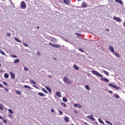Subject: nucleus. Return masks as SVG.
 Wrapping results in <instances>:
<instances>
[{"instance_id": "28", "label": "nucleus", "mask_w": 125, "mask_h": 125, "mask_svg": "<svg viewBox=\"0 0 125 125\" xmlns=\"http://www.w3.org/2000/svg\"><path fill=\"white\" fill-rule=\"evenodd\" d=\"M103 73H104V74L106 75V76H109V73L106 71L105 70H103Z\"/></svg>"}, {"instance_id": "3", "label": "nucleus", "mask_w": 125, "mask_h": 125, "mask_svg": "<svg viewBox=\"0 0 125 125\" xmlns=\"http://www.w3.org/2000/svg\"><path fill=\"white\" fill-rule=\"evenodd\" d=\"M21 7L22 8V9H25L26 6V3H25V1H21Z\"/></svg>"}, {"instance_id": "15", "label": "nucleus", "mask_w": 125, "mask_h": 125, "mask_svg": "<svg viewBox=\"0 0 125 125\" xmlns=\"http://www.w3.org/2000/svg\"><path fill=\"white\" fill-rule=\"evenodd\" d=\"M4 77L5 79H8V78L9 77V75L8 74V73H5V74L4 75Z\"/></svg>"}, {"instance_id": "9", "label": "nucleus", "mask_w": 125, "mask_h": 125, "mask_svg": "<svg viewBox=\"0 0 125 125\" xmlns=\"http://www.w3.org/2000/svg\"><path fill=\"white\" fill-rule=\"evenodd\" d=\"M87 4L85 2H83L82 4V7H86Z\"/></svg>"}, {"instance_id": "23", "label": "nucleus", "mask_w": 125, "mask_h": 125, "mask_svg": "<svg viewBox=\"0 0 125 125\" xmlns=\"http://www.w3.org/2000/svg\"><path fill=\"white\" fill-rule=\"evenodd\" d=\"M24 87H25V88H29V89H33L30 86H29L28 85H25L24 86Z\"/></svg>"}, {"instance_id": "47", "label": "nucleus", "mask_w": 125, "mask_h": 125, "mask_svg": "<svg viewBox=\"0 0 125 125\" xmlns=\"http://www.w3.org/2000/svg\"><path fill=\"white\" fill-rule=\"evenodd\" d=\"M51 112L52 113H54V109H51Z\"/></svg>"}, {"instance_id": "31", "label": "nucleus", "mask_w": 125, "mask_h": 125, "mask_svg": "<svg viewBox=\"0 0 125 125\" xmlns=\"http://www.w3.org/2000/svg\"><path fill=\"white\" fill-rule=\"evenodd\" d=\"M0 53H1V54H2V55H5V53L1 51V50L0 49Z\"/></svg>"}, {"instance_id": "54", "label": "nucleus", "mask_w": 125, "mask_h": 125, "mask_svg": "<svg viewBox=\"0 0 125 125\" xmlns=\"http://www.w3.org/2000/svg\"><path fill=\"white\" fill-rule=\"evenodd\" d=\"M0 120H3V117L0 116Z\"/></svg>"}, {"instance_id": "41", "label": "nucleus", "mask_w": 125, "mask_h": 125, "mask_svg": "<svg viewBox=\"0 0 125 125\" xmlns=\"http://www.w3.org/2000/svg\"><path fill=\"white\" fill-rule=\"evenodd\" d=\"M114 97H115L116 98H120V96L118 95H114Z\"/></svg>"}, {"instance_id": "8", "label": "nucleus", "mask_w": 125, "mask_h": 125, "mask_svg": "<svg viewBox=\"0 0 125 125\" xmlns=\"http://www.w3.org/2000/svg\"><path fill=\"white\" fill-rule=\"evenodd\" d=\"M9 74H10V75H11V78H12V79H15V74H14V73H13V72H10Z\"/></svg>"}, {"instance_id": "4", "label": "nucleus", "mask_w": 125, "mask_h": 125, "mask_svg": "<svg viewBox=\"0 0 125 125\" xmlns=\"http://www.w3.org/2000/svg\"><path fill=\"white\" fill-rule=\"evenodd\" d=\"M49 44L50 45H51V46H53V47H56V48H59V47H60V45L56 44H53L52 43L50 42L49 43Z\"/></svg>"}, {"instance_id": "63", "label": "nucleus", "mask_w": 125, "mask_h": 125, "mask_svg": "<svg viewBox=\"0 0 125 125\" xmlns=\"http://www.w3.org/2000/svg\"><path fill=\"white\" fill-rule=\"evenodd\" d=\"M106 31H109V29H106Z\"/></svg>"}, {"instance_id": "64", "label": "nucleus", "mask_w": 125, "mask_h": 125, "mask_svg": "<svg viewBox=\"0 0 125 125\" xmlns=\"http://www.w3.org/2000/svg\"><path fill=\"white\" fill-rule=\"evenodd\" d=\"M71 125H74V124H71Z\"/></svg>"}, {"instance_id": "11", "label": "nucleus", "mask_w": 125, "mask_h": 125, "mask_svg": "<svg viewBox=\"0 0 125 125\" xmlns=\"http://www.w3.org/2000/svg\"><path fill=\"white\" fill-rule=\"evenodd\" d=\"M45 88L46 89H47V90H48L49 93H51V89H50V87L48 86H46Z\"/></svg>"}, {"instance_id": "22", "label": "nucleus", "mask_w": 125, "mask_h": 125, "mask_svg": "<svg viewBox=\"0 0 125 125\" xmlns=\"http://www.w3.org/2000/svg\"><path fill=\"white\" fill-rule=\"evenodd\" d=\"M19 62H20V60H19V59H17L14 62V63L15 64H16L17 63H19Z\"/></svg>"}, {"instance_id": "18", "label": "nucleus", "mask_w": 125, "mask_h": 125, "mask_svg": "<svg viewBox=\"0 0 125 125\" xmlns=\"http://www.w3.org/2000/svg\"><path fill=\"white\" fill-rule=\"evenodd\" d=\"M73 68L74 69H75V70H79V66L76 64H74Z\"/></svg>"}, {"instance_id": "49", "label": "nucleus", "mask_w": 125, "mask_h": 125, "mask_svg": "<svg viewBox=\"0 0 125 125\" xmlns=\"http://www.w3.org/2000/svg\"><path fill=\"white\" fill-rule=\"evenodd\" d=\"M64 41H65V42H69V41L67 39H63Z\"/></svg>"}, {"instance_id": "14", "label": "nucleus", "mask_w": 125, "mask_h": 125, "mask_svg": "<svg viewBox=\"0 0 125 125\" xmlns=\"http://www.w3.org/2000/svg\"><path fill=\"white\" fill-rule=\"evenodd\" d=\"M64 121L65 122H66V123H69V122H70V121L69 120V117H65L64 118Z\"/></svg>"}, {"instance_id": "6", "label": "nucleus", "mask_w": 125, "mask_h": 125, "mask_svg": "<svg viewBox=\"0 0 125 125\" xmlns=\"http://www.w3.org/2000/svg\"><path fill=\"white\" fill-rule=\"evenodd\" d=\"M113 19L115 21H117V22H122V19L120 18L114 17Z\"/></svg>"}, {"instance_id": "16", "label": "nucleus", "mask_w": 125, "mask_h": 125, "mask_svg": "<svg viewBox=\"0 0 125 125\" xmlns=\"http://www.w3.org/2000/svg\"><path fill=\"white\" fill-rule=\"evenodd\" d=\"M114 55L116 56V57H118V58H120V55L118 53L113 52Z\"/></svg>"}, {"instance_id": "26", "label": "nucleus", "mask_w": 125, "mask_h": 125, "mask_svg": "<svg viewBox=\"0 0 125 125\" xmlns=\"http://www.w3.org/2000/svg\"><path fill=\"white\" fill-rule=\"evenodd\" d=\"M61 105H62V106H63V107H64V108H65V107H67V104H65L64 103H61Z\"/></svg>"}, {"instance_id": "45", "label": "nucleus", "mask_w": 125, "mask_h": 125, "mask_svg": "<svg viewBox=\"0 0 125 125\" xmlns=\"http://www.w3.org/2000/svg\"><path fill=\"white\" fill-rule=\"evenodd\" d=\"M6 36L7 37H11V34H10V33H7Z\"/></svg>"}, {"instance_id": "30", "label": "nucleus", "mask_w": 125, "mask_h": 125, "mask_svg": "<svg viewBox=\"0 0 125 125\" xmlns=\"http://www.w3.org/2000/svg\"><path fill=\"white\" fill-rule=\"evenodd\" d=\"M15 41H16V42H21V41H20V40H18V38H16V37H15Z\"/></svg>"}, {"instance_id": "25", "label": "nucleus", "mask_w": 125, "mask_h": 125, "mask_svg": "<svg viewBox=\"0 0 125 125\" xmlns=\"http://www.w3.org/2000/svg\"><path fill=\"white\" fill-rule=\"evenodd\" d=\"M85 88L86 89H87V90H90V88L89 87V86L88 85L86 84L85 86Z\"/></svg>"}, {"instance_id": "44", "label": "nucleus", "mask_w": 125, "mask_h": 125, "mask_svg": "<svg viewBox=\"0 0 125 125\" xmlns=\"http://www.w3.org/2000/svg\"><path fill=\"white\" fill-rule=\"evenodd\" d=\"M78 106H79V104H74V107H78Z\"/></svg>"}, {"instance_id": "24", "label": "nucleus", "mask_w": 125, "mask_h": 125, "mask_svg": "<svg viewBox=\"0 0 125 125\" xmlns=\"http://www.w3.org/2000/svg\"><path fill=\"white\" fill-rule=\"evenodd\" d=\"M38 94H39V95H40V96H45V95H44V94L42 93V92H39L38 93Z\"/></svg>"}, {"instance_id": "39", "label": "nucleus", "mask_w": 125, "mask_h": 125, "mask_svg": "<svg viewBox=\"0 0 125 125\" xmlns=\"http://www.w3.org/2000/svg\"><path fill=\"white\" fill-rule=\"evenodd\" d=\"M59 113H60V115H62L63 114V112H62L61 110H58Z\"/></svg>"}, {"instance_id": "19", "label": "nucleus", "mask_w": 125, "mask_h": 125, "mask_svg": "<svg viewBox=\"0 0 125 125\" xmlns=\"http://www.w3.org/2000/svg\"><path fill=\"white\" fill-rule=\"evenodd\" d=\"M68 77H65L63 79V81L64 83H66V82L68 80Z\"/></svg>"}, {"instance_id": "58", "label": "nucleus", "mask_w": 125, "mask_h": 125, "mask_svg": "<svg viewBox=\"0 0 125 125\" xmlns=\"http://www.w3.org/2000/svg\"><path fill=\"white\" fill-rule=\"evenodd\" d=\"M109 125H113V124H112V123L109 122Z\"/></svg>"}, {"instance_id": "36", "label": "nucleus", "mask_w": 125, "mask_h": 125, "mask_svg": "<svg viewBox=\"0 0 125 125\" xmlns=\"http://www.w3.org/2000/svg\"><path fill=\"white\" fill-rule=\"evenodd\" d=\"M79 51H80L81 52H84V51L83 49H82V48H80L79 49Z\"/></svg>"}, {"instance_id": "46", "label": "nucleus", "mask_w": 125, "mask_h": 125, "mask_svg": "<svg viewBox=\"0 0 125 125\" xmlns=\"http://www.w3.org/2000/svg\"><path fill=\"white\" fill-rule=\"evenodd\" d=\"M3 123H4V124H7V121H6V120H3Z\"/></svg>"}, {"instance_id": "33", "label": "nucleus", "mask_w": 125, "mask_h": 125, "mask_svg": "<svg viewBox=\"0 0 125 125\" xmlns=\"http://www.w3.org/2000/svg\"><path fill=\"white\" fill-rule=\"evenodd\" d=\"M24 71H26V72H27V71H29V69L26 66L24 67Z\"/></svg>"}, {"instance_id": "13", "label": "nucleus", "mask_w": 125, "mask_h": 125, "mask_svg": "<svg viewBox=\"0 0 125 125\" xmlns=\"http://www.w3.org/2000/svg\"><path fill=\"white\" fill-rule=\"evenodd\" d=\"M63 2L65 3H66L67 4H69L70 3V0H63Z\"/></svg>"}, {"instance_id": "38", "label": "nucleus", "mask_w": 125, "mask_h": 125, "mask_svg": "<svg viewBox=\"0 0 125 125\" xmlns=\"http://www.w3.org/2000/svg\"><path fill=\"white\" fill-rule=\"evenodd\" d=\"M9 111V113H10V114H13V111H12V110H11V109H9L8 110Z\"/></svg>"}, {"instance_id": "48", "label": "nucleus", "mask_w": 125, "mask_h": 125, "mask_svg": "<svg viewBox=\"0 0 125 125\" xmlns=\"http://www.w3.org/2000/svg\"><path fill=\"white\" fill-rule=\"evenodd\" d=\"M0 87H3V85L0 83Z\"/></svg>"}, {"instance_id": "42", "label": "nucleus", "mask_w": 125, "mask_h": 125, "mask_svg": "<svg viewBox=\"0 0 125 125\" xmlns=\"http://www.w3.org/2000/svg\"><path fill=\"white\" fill-rule=\"evenodd\" d=\"M78 108H82L83 105H82L81 104H78Z\"/></svg>"}, {"instance_id": "53", "label": "nucleus", "mask_w": 125, "mask_h": 125, "mask_svg": "<svg viewBox=\"0 0 125 125\" xmlns=\"http://www.w3.org/2000/svg\"><path fill=\"white\" fill-rule=\"evenodd\" d=\"M5 91H8L9 90L7 89V88H5Z\"/></svg>"}, {"instance_id": "1", "label": "nucleus", "mask_w": 125, "mask_h": 125, "mask_svg": "<svg viewBox=\"0 0 125 125\" xmlns=\"http://www.w3.org/2000/svg\"><path fill=\"white\" fill-rule=\"evenodd\" d=\"M91 73L93 74V75H95V76H97V77L102 78L100 79L101 81H104V82H106V83H109V80L107 78H102L103 77V75L101 74L100 73L95 70H92Z\"/></svg>"}, {"instance_id": "56", "label": "nucleus", "mask_w": 125, "mask_h": 125, "mask_svg": "<svg viewBox=\"0 0 125 125\" xmlns=\"http://www.w3.org/2000/svg\"><path fill=\"white\" fill-rule=\"evenodd\" d=\"M10 2L11 4H12V0H10Z\"/></svg>"}, {"instance_id": "10", "label": "nucleus", "mask_w": 125, "mask_h": 125, "mask_svg": "<svg viewBox=\"0 0 125 125\" xmlns=\"http://www.w3.org/2000/svg\"><path fill=\"white\" fill-rule=\"evenodd\" d=\"M116 2H118L119 3H121V4H124V2L122 0H115Z\"/></svg>"}, {"instance_id": "51", "label": "nucleus", "mask_w": 125, "mask_h": 125, "mask_svg": "<svg viewBox=\"0 0 125 125\" xmlns=\"http://www.w3.org/2000/svg\"><path fill=\"white\" fill-rule=\"evenodd\" d=\"M105 123H106V124H110V122H109L107 120L105 121Z\"/></svg>"}, {"instance_id": "35", "label": "nucleus", "mask_w": 125, "mask_h": 125, "mask_svg": "<svg viewBox=\"0 0 125 125\" xmlns=\"http://www.w3.org/2000/svg\"><path fill=\"white\" fill-rule=\"evenodd\" d=\"M42 91H43V92H44L45 93H48L47 91H46L44 88H42Z\"/></svg>"}, {"instance_id": "17", "label": "nucleus", "mask_w": 125, "mask_h": 125, "mask_svg": "<svg viewBox=\"0 0 125 125\" xmlns=\"http://www.w3.org/2000/svg\"><path fill=\"white\" fill-rule=\"evenodd\" d=\"M29 81L30 82V83H32L33 84H36V83H36V82H35V81L33 80H31V79H30L29 80Z\"/></svg>"}, {"instance_id": "61", "label": "nucleus", "mask_w": 125, "mask_h": 125, "mask_svg": "<svg viewBox=\"0 0 125 125\" xmlns=\"http://www.w3.org/2000/svg\"><path fill=\"white\" fill-rule=\"evenodd\" d=\"M34 87H35L36 88H37V86L36 85H33Z\"/></svg>"}, {"instance_id": "7", "label": "nucleus", "mask_w": 125, "mask_h": 125, "mask_svg": "<svg viewBox=\"0 0 125 125\" xmlns=\"http://www.w3.org/2000/svg\"><path fill=\"white\" fill-rule=\"evenodd\" d=\"M108 49H109V50H110V51H111V52H113V53L114 52H115L114 47L112 45L109 46V47H108Z\"/></svg>"}, {"instance_id": "29", "label": "nucleus", "mask_w": 125, "mask_h": 125, "mask_svg": "<svg viewBox=\"0 0 125 125\" xmlns=\"http://www.w3.org/2000/svg\"><path fill=\"white\" fill-rule=\"evenodd\" d=\"M62 101H63V102H67V101H68V100H67V98L63 97L62 98Z\"/></svg>"}, {"instance_id": "37", "label": "nucleus", "mask_w": 125, "mask_h": 125, "mask_svg": "<svg viewBox=\"0 0 125 125\" xmlns=\"http://www.w3.org/2000/svg\"><path fill=\"white\" fill-rule=\"evenodd\" d=\"M3 84H4V85H6V86H7V85H8V83H6L5 82H3Z\"/></svg>"}, {"instance_id": "57", "label": "nucleus", "mask_w": 125, "mask_h": 125, "mask_svg": "<svg viewBox=\"0 0 125 125\" xmlns=\"http://www.w3.org/2000/svg\"><path fill=\"white\" fill-rule=\"evenodd\" d=\"M109 92L110 93H113V91H109Z\"/></svg>"}, {"instance_id": "55", "label": "nucleus", "mask_w": 125, "mask_h": 125, "mask_svg": "<svg viewBox=\"0 0 125 125\" xmlns=\"http://www.w3.org/2000/svg\"><path fill=\"white\" fill-rule=\"evenodd\" d=\"M74 113H75V114H78V111L77 110H75Z\"/></svg>"}, {"instance_id": "43", "label": "nucleus", "mask_w": 125, "mask_h": 125, "mask_svg": "<svg viewBox=\"0 0 125 125\" xmlns=\"http://www.w3.org/2000/svg\"><path fill=\"white\" fill-rule=\"evenodd\" d=\"M76 36H77V37H81V36H82V35L81 34H79V33H76Z\"/></svg>"}, {"instance_id": "34", "label": "nucleus", "mask_w": 125, "mask_h": 125, "mask_svg": "<svg viewBox=\"0 0 125 125\" xmlns=\"http://www.w3.org/2000/svg\"><path fill=\"white\" fill-rule=\"evenodd\" d=\"M10 57H12V58H17V56L12 55L10 56Z\"/></svg>"}, {"instance_id": "59", "label": "nucleus", "mask_w": 125, "mask_h": 125, "mask_svg": "<svg viewBox=\"0 0 125 125\" xmlns=\"http://www.w3.org/2000/svg\"><path fill=\"white\" fill-rule=\"evenodd\" d=\"M37 55H40V53H39V52H37Z\"/></svg>"}, {"instance_id": "2", "label": "nucleus", "mask_w": 125, "mask_h": 125, "mask_svg": "<svg viewBox=\"0 0 125 125\" xmlns=\"http://www.w3.org/2000/svg\"><path fill=\"white\" fill-rule=\"evenodd\" d=\"M108 85L110 86V87H113V88H115V89H120V87L112 83H109Z\"/></svg>"}, {"instance_id": "20", "label": "nucleus", "mask_w": 125, "mask_h": 125, "mask_svg": "<svg viewBox=\"0 0 125 125\" xmlns=\"http://www.w3.org/2000/svg\"><path fill=\"white\" fill-rule=\"evenodd\" d=\"M3 108H4V106H3V105H2V104H0V110H3Z\"/></svg>"}, {"instance_id": "62", "label": "nucleus", "mask_w": 125, "mask_h": 125, "mask_svg": "<svg viewBox=\"0 0 125 125\" xmlns=\"http://www.w3.org/2000/svg\"><path fill=\"white\" fill-rule=\"evenodd\" d=\"M37 29H40V27L38 26Z\"/></svg>"}, {"instance_id": "12", "label": "nucleus", "mask_w": 125, "mask_h": 125, "mask_svg": "<svg viewBox=\"0 0 125 125\" xmlns=\"http://www.w3.org/2000/svg\"><path fill=\"white\" fill-rule=\"evenodd\" d=\"M56 94L58 97H61V93L60 92H56Z\"/></svg>"}, {"instance_id": "5", "label": "nucleus", "mask_w": 125, "mask_h": 125, "mask_svg": "<svg viewBox=\"0 0 125 125\" xmlns=\"http://www.w3.org/2000/svg\"><path fill=\"white\" fill-rule=\"evenodd\" d=\"M87 118L88 119H90L91 121H93V122H94L95 121V119H94L93 115H91L90 116H87Z\"/></svg>"}, {"instance_id": "40", "label": "nucleus", "mask_w": 125, "mask_h": 125, "mask_svg": "<svg viewBox=\"0 0 125 125\" xmlns=\"http://www.w3.org/2000/svg\"><path fill=\"white\" fill-rule=\"evenodd\" d=\"M22 44L24 45V46H26V47H29V45H27V44L25 43H23Z\"/></svg>"}, {"instance_id": "60", "label": "nucleus", "mask_w": 125, "mask_h": 125, "mask_svg": "<svg viewBox=\"0 0 125 125\" xmlns=\"http://www.w3.org/2000/svg\"><path fill=\"white\" fill-rule=\"evenodd\" d=\"M49 78H51V75H48Z\"/></svg>"}, {"instance_id": "32", "label": "nucleus", "mask_w": 125, "mask_h": 125, "mask_svg": "<svg viewBox=\"0 0 125 125\" xmlns=\"http://www.w3.org/2000/svg\"><path fill=\"white\" fill-rule=\"evenodd\" d=\"M16 93L18 94V95H21L22 93H21V92L20 91H16Z\"/></svg>"}, {"instance_id": "21", "label": "nucleus", "mask_w": 125, "mask_h": 125, "mask_svg": "<svg viewBox=\"0 0 125 125\" xmlns=\"http://www.w3.org/2000/svg\"><path fill=\"white\" fill-rule=\"evenodd\" d=\"M98 121H99V123H100V124H102V125H104V122H103L102 121V120H101V119L99 118Z\"/></svg>"}, {"instance_id": "50", "label": "nucleus", "mask_w": 125, "mask_h": 125, "mask_svg": "<svg viewBox=\"0 0 125 125\" xmlns=\"http://www.w3.org/2000/svg\"><path fill=\"white\" fill-rule=\"evenodd\" d=\"M50 41H51V42H55V41L53 40V39H51Z\"/></svg>"}, {"instance_id": "52", "label": "nucleus", "mask_w": 125, "mask_h": 125, "mask_svg": "<svg viewBox=\"0 0 125 125\" xmlns=\"http://www.w3.org/2000/svg\"><path fill=\"white\" fill-rule=\"evenodd\" d=\"M53 41H57V40H56V39L53 38H52Z\"/></svg>"}, {"instance_id": "27", "label": "nucleus", "mask_w": 125, "mask_h": 125, "mask_svg": "<svg viewBox=\"0 0 125 125\" xmlns=\"http://www.w3.org/2000/svg\"><path fill=\"white\" fill-rule=\"evenodd\" d=\"M67 83L69 84H72V83H73V82H72V81H70V80H67L66 82Z\"/></svg>"}]
</instances>
